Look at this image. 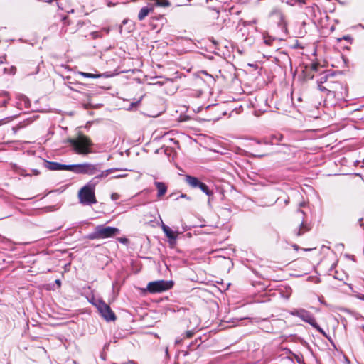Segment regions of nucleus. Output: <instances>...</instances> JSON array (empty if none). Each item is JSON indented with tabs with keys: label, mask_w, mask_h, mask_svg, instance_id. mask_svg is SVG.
I'll return each instance as SVG.
<instances>
[{
	"label": "nucleus",
	"mask_w": 364,
	"mask_h": 364,
	"mask_svg": "<svg viewBox=\"0 0 364 364\" xmlns=\"http://www.w3.org/2000/svg\"><path fill=\"white\" fill-rule=\"evenodd\" d=\"M44 166L50 170H67L78 173L92 174L95 170V168L92 166L87 164L65 165L50 161H45Z\"/></svg>",
	"instance_id": "f257e3e1"
},
{
	"label": "nucleus",
	"mask_w": 364,
	"mask_h": 364,
	"mask_svg": "<svg viewBox=\"0 0 364 364\" xmlns=\"http://www.w3.org/2000/svg\"><path fill=\"white\" fill-rule=\"evenodd\" d=\"M70 146L77 153L85 154L90 151L91 141L84 135L69 140Z\"/></svg>",
	"instance_id": "f03ea898"
},
{
	"label": "nucleus",
	"mask_w": 364,
	"mask_h": 364,
	"mask_svg": "<svg viewBox=\"0 0 364 364\" xmlns=\"http://www.w3.org/2000/svg\"><path fill=\"white\" fill-rule=\"evenodd\" d=\"M173 284L172 281H154L148 284L147 290L151 293H160L170 289Z\"/></svg>",
	"instance_id": "7ed1b4c3"
},
{
	"label": "nucleus",
	"mask_w": 364,
	"mask_h": 364,
	"mask_svg": "<svg viewBox=\"0 0 364 364\" xmlns=\"http://www.w3.org/2000/svg\"><path fill=\"white\" fill-rule=\"evenodd\" d=\"M291 314L294 316L299 317L304 321L309 323L310 325H311L314 328H315L316 330H318L322 334L326 335L325 332L316 323L315 318L306 310L298 309V310H295Z\"/></svg>",
	"instance_id": "20e7f679"
},
{
	"label": "nucleus",
	"mask_w": 364,
	"mask_h": 364,
	"mask_svg": "<svg viewBox=\"0 0 364 364\" xmlns=\"http://www.w3.org/2000/svg\"><path fill=\"white\" fill-rule=\"evenodd\" d=\"M78 196L80 203L82 204L90 205L96 203L94 190L90 186H86L80 189Z\"/></svg>",
	"instance_id": "39448f33"
},
{
	"label": "nucleus",
	"mask_w": 364,
	"mask_h": 364,
	"mask_svg": "<svg viewBox=\"0 0 364 364\" xmlns=\"http://www.w3.org/2000/svg\"><path fill=\"white\" fill-rule=\"evenodd\" d=\"M269 17L275 22L282 31H287V21L285 16L281 9L274 8L269 13Z\"/></svg>",
	"instance_id": "423d86ee"
},
{
	"label": "nucleus",
	"mask_w": 364,
	"mask_h": 364,
	"mask_svg": "<svg viewBox=\"0 0 364 364\" xmlns=\"http://www.w3.org/2000/svg\"><path fill=\"white\" fill-rule=\"evenodd\" d=\"M114 235V228L103 225L97 226L94 232L89 235L88 238H107Z\"/></svg>",
	"instance_id": "0eeeda50"
},
{
	"label": "nucleus",
	"mask_w": 364,
	"mask_h": 364,
	"mask_svg": "<svg viewBox=\"0 0 364 364\" xmlns=\"http://www.w3.org/2000/svg\"><path fill=\"white\" fill-rule=\"evenodd\" d=\"M102 316L107 321L114 320V314L109 306L102 300H97L94 303Z\"/></svg>",
	"instance_id": "6e6552de"
},
{
	"label": "nucleus",
	"mask_w": 364,
	"mask_h": 364,
	"mask_svg": "<svg viewBox=\"0 0 364 364\" xmlns=\"http://www.w3.org/2000/svg\"><path fill=\"white\" fill-rule=\"evenodd\" d=\"M161 228L165 235H166V237L169 239L170 242H175L178 235V232L173 231L168 226L166 225L163 222L161 224Z\"/></svg>",
	"instance_id": "1a4fd4ad"
},
{
	"label": "nucleus",
	"mask_w": 364,
	"mask_h": 364,
	"mask_svg": "<svg viewBox=\"0 0 364 364\" xmlns=\"http://www.w3.org/2000/svg\"><path fill=\"white\" fill-rule=\"evenodd\" d=\"M308 0H285L283 1L287 5L294 7L298 6L302 8L304 5L307 4Z\"/></svg>",
	"instance_id": "9d476101"
},
{
	"label": "nucleus",
	"mask_w": 364,
	"mask_h": 364,
	"mask_svg": "<svg viewBox=\"0 0 364 364\" xmlns=\"http://www.w3.org/2000/svg\"><path fill=\"white\" fill-rule=\"evenodd\" d=\"M186 181L193 188L198 187L200 183L197 178L191 176H186Z\"/></svg>",
	"instance_id": "9b49d317"
},
{
	"label": "nucleus",
	"mask_w": 364,
	"mask_h": 364,
	"mask_svg": "<svg viewBox=\"0 0 364 364\" xmlns=\"http://www.w3.org/2000/svg\"><path fill=\"white\" fill-rule=\"evenodd\" d=\"M155 184L158 189V196L161 197L162 196H164L166 193V187L163 183H161V182H156Z\"/></svg>",
	"instance_id": "f8f14e48"
},
{
	"label": "nucleus",
	"mask_w": 364,
	"mask_h": 364,
	"mask_svg": "<svg viewBox=\"0 0 364 364\" xmlns=\"http://www.w3.org/2000/svg\"><path fill=\"white\" fill-rule=\"evenodd\" d=\"M198 187L208 196H211L213 194L212 191H210L208 187L203 183L200 182Z\"/></svg>",
	"instance_id": "ddd939ff"
},
{
	"label": "nucleus",
	"mask_w": 364,
	"mask_h": 364,
	"mask_svg": "<svg viewBox=\"0 0 364 364\" xmlns=\"http://www.w3.org/2000/svg\"><path fill=\"white\" fill-rule=\"evenodd\" d=\"M78 75L85 77H92V78H97L100 77V75L99 74H92V73H84V72H79Z\"/></svg>",
	"instance_id": "4468645a"
},
{
	"label": "nucleus",
	"mask_w": 364,
	"mask_h": 364,
	"mask_svg": "<svg viewBox=\"0 0 364 364\" xmlns=\"http://www.w3.org/2000/svg\"><path fill=\"white\" fill-rule=\"evenodd\" d=\"M281 138H282L281 135H279V136L274 135L272 136L270 142L272 144H277L280 141Z\"/></svg>",
	"instance_id": "2eb2a0df"
},
{
	"label": "nucleus",
	"mask_w": 364,
	"mask_h": 364,
	"mask_svg": "<svg viewBox=\"0 0 364 364\" xmlns=\"http://www.w3.org/2000/svg\"><path fill=\"white\" fill-rule=\"evenodd\" d=\"M129 103V105L127 107V106H124L122 108L123 109H131L134 105H136V104L139 103V102H127ZM122 107H119V109H121Z\"/></svg>",
	"instance_id": "dca6fc26"
},
{
	"label": "nucleus",
	"mask_w": 364,
	"mask_h": 364,
	"mask_svg": "<svg viewBox=\"0 0 364 364\" xmlns=\"http://www.w3.org/2000/svg\"><path fill=\"white\" fill-rule=\"evenodd\" d=\"M117 240L124 245H127L129 243V240L126 237H118Z\"/></svg>",
	"instance_id": "f3484780"
},
{
	"label": "nucleus",
	"mask_w": 364,
	"mask_h": 364,
	"mask_svg": "<svg viewBox=\"0 0 364 364\" xmlns=\"http://www.w3.org/2000/svg\"><path fill=\"white\" fill-rule=\"evenodd\" d=\"M193 335V333L191 331H188L186 332V336L187 338H191Z\"/></svg>",
	"instance_id": "a211bd4d"
},
{
	"label": "nucleus",
	"mask_w": 364,
	"mask_h": 364,
	"mask_svg": "<svg viewBox=\"0 0 364 364\" xmlns=\"http://www.w3.org/2000/svg\"><path fill=\"white\" fill-rule=\"evenodd\" d=\"M264 156V154H253L254 157H262Z\"/></svg>",
	"instance_id": "6ab92c4d"
},
{
	"label": "nucleus",
	"mask_w": 364,
	"mask_h": 364,
	"mask_svg": "<svg viewBox=\"0 0 364 364\" xmlns=\"http://www.w3.org/2000/svg\"><path fill=\"white\" fill-rule=\"evenodd\" d=\"M319 89H320V90H322V91L326 90L324 87H322V86H319Z\"/></svg>",
	"instance_id": "aec40b11"
},
{
	"label": "nucleus",
	"mask_w": 364,
	"mask_h": 364,
	"mask_svg": "<svg viewBox=\"0 0 364 364\" xmlns=\"http://www.w3.org/2000/svg\"><path fill=\"white\" fill-rule=\"evenodd\" d=\"M55 282L58 284V286H60V280H56Z\"/></svg>",
	"instance_id": "412c9836"
},
{
	"label": "nucleus",
	"mask_w": 364,
	"mask_h": 364,
	"mask_svg": "<svg viewBox=\"0 0 364 364\" xmlns=\"http://www.w3.org/2000/svg\"><path fill=\"white\" fill-rule=\"evenodd\" d=\"M180 342H181V340H176V343H179Z\"/></svg>",
	"instance_id": "4be33fe9"
},
{
	"label": "nucleus",
	"mask_w": 364,
	"mask_h": 364,
	"mask_svg": "<svg viewBox=\"0 0 364 364\" xmlns=\"http://www.w3.org/2000/svg\"><path fill=\"white\" fill-rule=\"evenodd\" d=\"M301 234V230H299L297 233L298 235H300Z\"/></svg>",
	"instance_id": "5701e85b"
},
{
	"label": "nucleus",
	"mask_w": 364,
	"mask_h": 364,
	"mask_svg": "<svg viewBox=\"0 0 364 364\" xmlns=\"http://www.w3.org/2000/svg\"><path fill=\"white\" fill-rule=\"evenodd\" d=\"M114 231H115V234H117V232H118V230L117 228H115Z\"/></svg>",
	"instance_id": "b1692460"
},
{
	"label": "nucleus",
	"mask_w": 364,
	"mask_h": 364,
	"mask_svg": "<svg viewBox=\"0 0 364 364\" xmlns=\"http://www.w3.org/2000/svg\"><path fill=\"white\" fill-rule=\"evenodd\" d=\"M360 299H363V300H364V296H360Z\"/></svg>",
	"instance_id": "393cba45"
},
{
	"label": "nucleus",
	"mask_w": 364,
	"mask_h": 364,
	"mask_svg": "<svg viewBox=\"0 0 364 364\" xmlns=\"http://www.w3.org/2000/svg\"><path fill=\"white\" fill-rule=\"evenodd\" d=\"M212 42H213L214 44H215V43H216V42H215V40H212Z\"/></svg>",
	"instance_id": "a878e982"
},
{
	"label": "nucleus",
	"mask_w": 364,
	"mask_h": 364,
	"mask_svg": "<svg viewBox=\"0 0 364 364\" xmlns=\"http://www.w3.org/2000/svg\"><path fill=\"white\" fill-rule=\"evenodd\" d=\"M120 177L119 175H115V178Z\"/></svg>",
	"instance_id": "bb28decb"
},
{
	"label": "nucleus",
	"mask_w": 364,
	"mask_h": 364,
	"mask_svg": "<svg viewBox=\"0 0 364 364\" xmlns=\"http://www.w3.org/2000/svg\"><path fill=\"white\" fill-rule=\"evenodd\" d=\"M111 198H114V194H112V195H111Z\"/></svg>",
	"instance_id": "cd10ccee"
},
{
	"label": "nucleus",
	"mask_w": 364,
	"mask_h": 364,
	"mask_svg": "<svg viewBox=\"0 0 364 364\" xmlns=\"http://www.w3.org/2000/svg\"><path fill=\"white\" fill-rule=\"evenodd\" d=\"M129 154H130V151H129L127 152V155H128V156H129Z\"/></svg>",
	"instance_id": "c85d7f7f"
}]
</instances>
